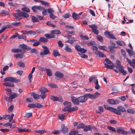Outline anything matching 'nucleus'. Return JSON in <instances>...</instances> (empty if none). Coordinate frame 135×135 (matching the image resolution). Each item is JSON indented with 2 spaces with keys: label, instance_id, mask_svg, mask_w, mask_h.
<instances>
[{
  "label": "nucleus",
  "instance_id": "nucleus-1",
  "mask_svg": "<svg viewBox=\"0 0 135 135\" xmlns=\"http://www.w3.org/2000/svg\"><path fill=\"white\" fill-rule=\"evenodd\" d=\"M100 95L99 93L96 92L93 95L87 94L83 96H81L78 98L79 104L80 103H84L88 99V97L91 99H95Z\"/></svg>",
  "mask_w": 135,
  "mask_h": 135
},
{
  "label": "nucleus",
  "instance_id": "nucleus-2",
  "mask_svg": "<svg viewBox=\"0 0 135 135\" xmlns=\"http://www.w3.org/2000/svg\"><path fill=\"white\" fill-rule=\"evenodd\" d=\"M123 66L121 65L120 62L118 60L116 61V64L115 67H114L113 70L117 73L120 72L122 73L123 75H125L127 74L126 71L123 69Z\"/></svg>",
  "mask_w": 135,
  "mask_h": 135
},
{
  "label": "nucleus",
  "instance_id": "nucleus-3",
  "mask_svg": "<svg viewBox=\"0 0 135 135\" xmlns=\"http://www.w3.org/2000/svg\"><path fill=\"white\" fill-rule=\"evenodd\" d=\"M104 62L105 67L108 69H113L114 67L115 66L113 63L107 58L105 59Z\"/></svg>",
  "mask_w": 135,
  "mask_h": 135
},
{
  "label": "nucleus",
  "instance_id": "nucleus-4",
  "mask_svg": "<svg viewBox=\"0 0 135 135\" xmlns=\"http://www.w3.org/2000/svg\"><path fill=\"white\" fill-rule=\"evenodd\" d=\"M39 90L41 92V94L40 96L42 99H44L46 97V93L48 91V90L47 88L44 87L40 88Z\"/></svg>",
  "mask_w": 135,
  "mask_h": 135
},
{
  "label": "nucleus",
  "instance_id": "nucleus-5",
  "mask_svg": "<svg viewBox=\"0 0 135 135\" xmlns=\"http://www.w3.org/2000/svg\"><path fill=\"white\" fill-rule=\"evenodd\" d=\"M42 47L44 50L43 51H41L40 53V55L41 56L46 55L50 54L49 50L47 46L45 45H42Z\"/></svg>",
  "mask_w": 135,
  "mask_h": 135
},
{
  "label": "nucleus",
  "instance_id": "nucleus-6",
  "mask_svg": "<svg viewBox=\"0 0 135 135\" xmlns=\"http://www.w3.org/2000/svg\"><path fill=\"white\" fill-rule=\"evenodd\" d=\"M8 81H10L12 82L18 83L20 82V80L18 79H16L15 78L11 77L6 78L4 80V82Z\"/></svg>",
  "mask_w": 135,
  "mask_h": 135
},
{
  "label": "nucleus",
  "instance_id": "nucleus-7",
  "mask_svg": "<svg viewBox=\"0 0 135 135\" xmlns=\"http://www.w3.org/2000/svg\"><path fill=\"white\" fill-rule=\"evenodd\" d=\"M89 27L90 28H91V30L93 33L96 35H98V34L99 31L97 29L98 27L96 25L93 24L89 25Z\"/></svg>",
  "mask_w": 135,
  "mask_h": 135
},
{
  "label": "nucleus",
  "instance_id": "nucleus-8",
  "mask_svg": "<svg viewBox=\"0 0 135 135\" xmlns=\"http://www.w3.org/2000/svg\"><path fill=\"white\" fill-rule=\"evenodd\" d=\"M104 34L107 37L113 39H117L116 38L111 32H109L108 31H106L104 32Z\"/></svg>",
  "mask_w": 135,
  "mask_h": 135
},
{
  "label": "nucleus",
  "instance_id": "nucleus-9",
  "mask_svg": "<svg viewBox=\"0 0 135 135\" xmlns=\"http://www.w3.org/2000/svg\"><path fill=\"white\" fill-rule=\"evenodd\" d=\"M117 132L119 133L123 134L124 135H127V132L124 130V129L122 127H117L116 128Z\"/></svg>",
  "mask_w": 135,
  "mask_h": 135
},
{
  "label": "nucleus",
  "instance_id": "nucleus-10",
  "mask_svg": "<svg viewBox=\"0 0 135 135\" xmlns=\"http://www.w3.org/2000/svg\"><path fill=\"white\" fill-rule=\"evenodd\" d=\"M110 111L115 113L118 115H121V113L117 109H115L114 108L110 107L108 110Z\"/></svg>",
  "mask_w": 135,
  "mask_h": 135
},
{
  "label": "nucleus",
  "instance_id": "nucleus-11",
  "mask_svg": "<svg viewBox=\"0 0 135 135\" xmlns=\"http://www.w3.org/2000/svg\"><path fill=\"white\" fill-rule=\"evenodd\" d=\"M61 130L62 133L66 134L68 132L69 129L67 127L65 126L64 124H62L61 126Z\"/></svg>",
  "mask_w": 135,
  "mask_h": 135
},
{
  "label": "nucleus",
  "instance_id": "nucleus-12",
  "mask_svg": "<svg viewBox=\"0 0 135 135\" xmlns=\"http://www.w3.org/2000/svg\"><path fill=\"white\" fill-rule=\"evenodd\" d=\"M108 103L111 104H115L119 103V101L117 100H114L113 99H108L107 100Z\"/></svg>",
  "mask_w": 135,
  "mask_h": 135
},
{
  "label": "nucleus",
  "instance_id": "nucleus-13",
  "mask_svg": "<svg viewBox=\"0 0 135 135\" xmlns=\"http://www.w3.org/2000/svg\"><path fill=\"white\" fill-rule=\"evenodd\" d=\"M71 99L73 103L75 105L79 104V102L78 100V98H76L75 97L72 96L71 97Z\"/></svg>",
  "mask_w": 135,
  "mask_h": 135
},
{
  "label": "nucleus",
  "instance_id": "nucleus-14",
  "mask_svg": "<svg viewBox=\"0 0 135 135\" xmlns=\"http://www.w3.org/2000/svg\"><path fill=\"white\" fill-rule=\"evenodd\" d=\"M95 54L98 56H99L102 57H105V55L104 54L100 51L98 50H96L95 52Z\"/></svg>",
  "mask_w": 135,
  "mask_h": 135
},
{
  "label": "nucleus",
  "instance_id": "nucleus-15",
  "mask_svg": "<svg viewBox=\"0 0 135 135\" xmlns=\"http://www.w3.org/2000/svg\"><path fill=\"white\" fill-rule=\"evenodd\" d=\"M42 9L41 7L40 6H33L32 7V9L33 11V12L35 13H36L37 12V10L36 9H37L40 10Z\"/></svg>",
  "mask_w": 135,
  "mask_h": 135
},
{
  "label": "nucleus",
  "instance_id": "nucleus-16",
  "mask_svg": "<svg viewBox=\"0 0 135 135\" xmlns=\"http://www.w3.org/2000/svg\"><path fill=\"white\" fill-rule=\"evenodd\" d=\"M19 46L25 50H31V48L29 46L24 44H21L19 45Z\"/></svg>",
  "mask_w": 135,
  "mask_h": 135
},
{
  "label": "nucleus",
  "instance_id": "nucleus-17",
  "mask_svg": "<svg viewBox=\"0 0 135 135\" xmlns=\"http://www.w3.org/2000/svg\"><path fill=\"white\" fill-rule=\"evenodd\" d=\"M14 56L16 58L22 59L23 58L24 55L22 53H18L16 54Z\"/></svg>",
  "mask_w": 135,
  "mask_h": 135
},
{
  "label": "nucleus",
  "instance_id": "nucleus-18",
  "mask_svg": "<svg viewBox=\"0 0 135 135\" xmlns=\"http://www.w3.org/2000/svg\"><path fill=\"white\" fill-rule=\"evenodd\" d=\"M89 81L90 82L92 81L94 82L98 81V79H97L96 77L95 76H91L89 79Z\"/></svg>",
  "mask_w": 135,
  "mask_h": 135
},
{
  "label": "nucleus",
  "instance_id": "nucleus-19",
  "mask_svg": "<svg viewBox=\"0 0 135 135\" xmlns=\"http://www.w3.org/2000/svg\"><path fill=\"white\" fill-rule=\"evenodd\" d=\"M17 129L20 132H30L31 130L29 129H27L26 128L21 129L19 127L17 128Z\"/></svg>",
  "mask_w": 135,
  "mask_h": 135
},
{
  "label": "nucleus",
  "instance_id": "nucleus-20",
  "mask_svg": "<svg viewBox=\"0 0 135 135\" xmlns=\"http://www.w3.org/2000/svg\"><path fill=\"white\" fill-rule=\"evenodd\" d=\"M55 75L56 77L60 78H62L64 76V75L63 74L59 71L56 72L55 73Z\"/></svg>",
  "mask_w": 135,
  "mask_h": 135
},
{
  "label": "nucleus",
  "instance_id": "nucleus-21",
  "mask_svg": "<svg viewBox=\"0 0 135 135\" xmlns=\"http://www.w3.org/2000/svg\"><path fill=\"white\" fill-rule=\"evenodd\" d=\"M3 85L6 86L13 87L14 86V84L11 82H5L3 83Z\"/></svg>",
  "mask_w": 135,
  "mask_h": 135
},
{
  "label": "nucleus",
  "instance_id": "nucleus-22",
  "mask_svg": "<svg viewBox=\"0 0 135 135\" xmlns=\"http://www.w3.org/2000/svg\"><path fill=\"white\" fill-rule=\"evenodd\" d=\"M30 51V53H34L35 55L39 53V51L38 49L35 48L31 49Z\"/></svg>",
  "mask_w": 135,
  "mask_h": 135
},
{
  "label": "nucleus",
  "instance_id": "nucleus-23",
  "mask_svg": "<svg viewBox=\"0 0 135 135\" xmlns=\"http://www.w3.org/2000/svg\"><path fill=\"white\" fill-rule=\"evenodd\" d=\"M17 95L16 93H11V95L10 96V98L11 99H12L17 98Z\"/></svg>",
  "mask_w": 135,
  "mask_h": 135
},
{
  "label": "nucleus",
  "instance_id": "nucleus-24",
  "mask_svg": "<svg viewBox=\"0 0 135 135\" xmlns=\"http://www.w3.org/2000/svg\"><path fill=\"white\" fill-rule=\"evenodd\" d=\"M45 36L48 38H54L55 37L54 35L52 34L51 32L50 34H46L45 35Z\"/></svg>",
  "mask_w": 135,
  "mask_h": 135
},
{
  "label": "nucleus",
  "instance_id": "nucleus-25",
  "mask_svg": "<svg viewBox=\"0 0 135 135\" xmlns=\"http://www.w3.org/2000/svg\"><path fill=\"white\" fill-rule=\"evenodd\" d=\"M31 95L33 96V98L35 100L37 99L40 97L39 95L36 94L35 93L33 92L31 93Z\"/></svg>",
  "mask_w": 135,
  "mask_h": 135
},
{
  "label": "nucleus",
  "instance_id": "nucleus-26",
  "mask_svg": "<svg viewBox=\"0 0 135 135\" xmlns=\"http://www.w3.org/2000/svg\"><path fill=\"white\" fill-rule=\"evenodd\" d=\"M83 130L85 131H87L89 130H90L92 129L91 126V125L85 126Z\"/></svg>",
  "mask_w": 135,
  "mask_h": 135
},
{
  "label": "nucleus",
  "instance_id": "nucleus-27",
  "mask_svg": "<svg viewBox=\"0 0 135 135\" xmlns=\"http://www.w3.org/2000/svg\"><path fill=\"white\" fill-rule=\"evenodd\" d=\"M12 52L14 53H21L22 51L19 49H13L11 50Z\"/></svg>",
  "mask_w": 135,
  "mask_h": 135
},
{
  "label": "nucleus",
  "instance_id": "nucleus-28",
  "mask_svg": "<svg viewBox=\"0 0 135 135\" xmlns=\"http://www.w3.org/2000/svg\"><path fill=\"white\" fill-rule=\"evenodd\" d=\"M70 37H70V38L69 40H68L67 41H66V42L69 43L70 44H71L73 43L74 42L75 40L74 39V38H73L71 37V36H70Z\"/></svg>",
  "mask_w": 135,
  "mask_h": 135
},
{
  "label": "nucleus",
  "instance_id": "nucleus-29",
  "mask_svg": "<svg viewBox=\"0 0 135 135\" xmlns=\"http://www.w3.org/2000/svg\"><path fill=\"white\" fill-rule=\"evenodd\" d=\"M64 104L66 106V107L68 108L69 110L71 108V103L66 102L64 103Z\"/></svg>",
  "mask_w": 135,
  "mask_h": 135
},
{
  "label": "nucleus",
  "instance_id": "nucleus-30",
  "mask_svg": "<svg viewBox=\"0 0 135 135\" xmlns=\"http://www.w3.org/2000/svg\"><path fill=\"white\" fill-rule=\"evenodd\" d=\"M72 17L75 20H77L79 18L78 14L74 12L72 14Z\"/></svg>",
  "mask_w": 135,
  "mask_h": 135
},
{
  "label": "nucleus",
  "instance_id": "nucleus-31",
  "mask_svg": "<svg viewBox=\"0 0 135 135\" xmlns=\"http://www.w3.org/2000/svg\"><path fill=\"white\" fill-rule=\"evenodd\" d=\"M117 109L120 112H124L126 111L125 108L122 106H118L117 107Z\"/></svg>",
  "mask_w": 135,
  "mask_h": 135
},
{
  "label": "nucleus",
  "instance_id": "nucleus-32",
  "mask_svg": "<svg viewBox=\"0 0 135 135\" xmlns=\"http://www.w3.org/2000/svg\"><path fill=\"white\" fill-rule=\"evenodd\" d=\"M31 21L33 23L39 21V20L35 16H31Z\"/></svg>",
  "mask_w": 135,
  "mask_h": 135
},
{
  "label": "nucleus",
  "instance_id": "nucleus-33",
  "mask_svg": "<svg viewBox=\"0 0 135 135\" xmlns=\"http://www.w3.org/2000/svg\"><path fill=\"white\" fill-rule=\"evenodd\" d=\"M46 71L47 75L49 76H51L52 75V72L51 70L49 69H46Z\"/></svg>",
  "mask_w": 135,
  "mask_h": 135
},
{
  "label": "nucleus",
  "instance_id": "nucleus-34",
  "mask_svg": "<svg viewBox=\"0 0 135 135\" xmlns=\"http://www.w3.org/2000/svg\"><path fill=\"white\" fill-rule=\"evenodd\" d=\"M39 41H40V42H48V40L44 37H42L40 38Z\"/></svg>",
  "mask_w": 135,
  "mask_h": 135
},
{
  "label": "nucleus",
  "instance_id": "nucleus-35",
  "mask_svg": "<svg viewBox=\"0 0 135 135\" xmlns=\"http://www.w3.org/2000/svg\"><path fill=\"white\" fill-rule=\"evenodd\" d=\"M84 127L85 126L83 123H79L76 128L78 129H80L84 128Z\"/></svg>",
  "mask_w": 135,
  "mask_h": 135
},
{
  "label": "nucleus",
  "instance_id": "nucleus-36",
  "mask_svg": "<svg viewBox=\"0 0 135 135\" xmlns=\"http://www.w3.org/2000/svg\"><path fill=\"white\" fill-rule=\"evenodd\" d=\"M98 48L100 50H102L105 51H106L107 49V48L105 46H99Z\"/></svg>",
  "mask_w": 135,
  "mask_h": 135
},
{
  "label": "nucleus",
  "instance_id": "nucleus-37",
  "mask_svg": "<svg viewBox=\"0 0 135 135\" xmlns=\"http://www.w3.org/2000/svg\"><path fill=\"white\" fill-rule=\"evenodd\" d=\"M65 50L68 52H71L72 51V50L67 45H66V46L65 48Z\"/></svg>",
  "mask_w": 135,
  "mask_h": 135
},
{
  "label": "nucleus",
  "instance_id": "nucleus-38",
  "mask_svg": "<svg viewBox=\"0 0 135 135\" xmlns=\"http://www.w3.org/2000/svg\"><path fill=\"white\" fill-rule=\"evenodd\" d=\"M17 65L20 67L23 68L25 67V64L23 62L19 61L17 62Z\"/></svg>",
  "mask_w": 135,
  "mask_h": 135
},
{
  "label": "nucleus",
  "instance_id": "nucleus-39",
  "mask_svg": "<svg viewBox=\"0 0 135 135\" xmlns=\"http://www.w3.org/2000/svg\"><path fill=\"white\" fill-rule=\"evenodd\" d=\"M53 55L55 57H56L57 56H60V54L59 53L57 50H55L53 51Z\"/></svg>",
  "mask_w": 135,
  "mask_h": 135
},
{
  "label": "nucleus",
  "instance_id": "nucleus-40",
  "mask_svg": "<svg viewBox=\"0 0 135 135\" xmlns=\"http://www.w3.org/2000/svg\"><path fill=\"white\" fill-rule=\"evenodd\" d=\"M51 33L54 35V34H58L61 33L60 31L58 30H55L51 31Z\"/></svg>",
  "mask_w": 135,
  "mask_h": 135
},
{
  "label": "nucleus",
  "instance_id": "nucleus-41",
  "mask_svg": "<svg viewBox=\"0 0 135 135\" xmlns=\"http://www.w3.org/2000/svg\"><path fill=\"white\" fill-rule=\"evenodd\" d=\"M107 128L110 131L114 132H116L115 129L114 127L111 126H108L107 127Z\"/></svg>",
  "mask_w": 135,
  "mask_h": 135
},
{
  "label": "nucleus",
  "instance_id": "nucleus-42",
  "mask_svg": "<svg viewBox=\"0 0 135 135\" xmlns=\"http://www.w3.org/2000/svg\"><path fill=\"white\" fill-rule=\"evenodd\" d=\"M78 109V107H75L71 108L69 110V112H71L74 111Z\"/></svg>",
  "mask_w": 135,
  "mask_h": 135
},
{
  "label": "nucleus",
  "instance_id": "nucleus-43",
  "mask_svg": "<svg viewBox=\"0 0 135 135\" xmlns=\"http://www.w3.org/2000/svg\"><path fill=\"white\" fill-rule=\"evenodd\" d=\"M42 9L40 10V11L43 10V12H42V14L43 15H46L47 14L46 10L45 9V8L44 7H41Z\"/></svg>",
  "mask_w": 135,
  "mask_h": 135
},
{
  "label": "nucleus",
  "instance_id": "nucleus-44",
  "mask_svg": "<svg viewBox=\"0 0 135 135\" xmlns=\"http://www.w3.org/2000/svg\"><path fill=\"white\" fill-rule=\"evenodd\" d=\"M97 39L100 42H102L103 41V38L102 36L100 35L98 36L97 37Z\"/></svg>",
  "mask_w": 135,
  "mask_h": 135
},
{
  "label": "nucleus",
  "instance_id": "nucleus-45",
  "mask_svg": "<svg viewBox=\"0 0 135 135\" xmlns=\"http://www.w3.org/2000/svg\"><path fill=\"white\" fill-rule=\"evenodd\" d=\"M50 99L54 101H57L58 100V98L56 96H51Z\"/></svg>",
  "mask_w": 135,
  "mask_h": 135
},
{
  "label": "nucleus",
  "instance_id": "nucleus-46",
  "mask_svg": "<svg viewBox=\"0 0 135 135\" xmlns=\"http://www.w3.org/2000/svg\"><path fill=\"white\" fill-rule=\"evenodd\" d=\"M22 17H23L25 18H27L29 16V15L27 13L22 12L21 13Z\"/></svg>",
  "mask_w": 135,
  "mask_h": 135
},
{
  "label": "nucleus",
  "instance_id": "nucleus-47",
  "mask_svg": "<svg viewBox=\"0 0 135 135\" xmlns=\"http://www.w3.org/2000/svg\"><path fill=\"white\" fill-rule=\"evenodd\" d=\"M22 10L23 11L27 13H28L30 12V10L29 8L26 7L22 8Z\"/></svg>",
  "mask_w": 135,
  "mask_h": 135
},
{
  "label": "nucleus",
  "instance_id": "nucleus-48",
  "mask_svg": "<svg viewBox=\"0 0 135 135\" xmlns=\"http://www.w3.org/2000/svg\"><path fill=\"white\" fill-rule=\"evenodd\" d=\"M11 115H5L3 116V118L6 120H7L9 119Z\"/></svg>",
  "mask_w": 135,
  "mask_h": 135
},
{
  "label": "nucleus",
  "instance_id": "nucleus-49",
  "mask_svg": "<svg viewBox=\"0 0 135 135\" xmlns=\"http://www.w3.org/2000/svg\"><path fill=\"white\" fill-rule=\"evenodd\" d=\"M95 43L93 41H91L90 42H87V45L88 46H93L95 45Z\"/></svg>",
  "mask_w": 135,
  "mask_h": 135
},
{
  "label": "nucleus",
  "instance_id": "nucleus-50",
  "mask_svg": "<svg viewBox=\"0 0 135 135\" xmlns=\"http://www.w3.org/2000/svg\"><path fill=\"white\" fill-rule=\"evenodd\" d=\"M21 23L20 22H14L12 23V25L13 26H18L21 25Z\"/></svg>",
  "mask_w": 135,
  "mask_h": 135
},
{
  "label": "nucleus",
  "instance_id": "nucleus-51",
  "mask_svg": "<svg viewBox=\"0 0 135 135\" xmlns=\"http://www.w3.org/2000/svg\"><path fill=\"white\" fill-rule=\"evenodd\" d=\"M126 50L127 52L128 53V54L129 56L131 57L133 55V51H131V50L129 49H126Z\"/></svg>",
  "mask_w": 135,
  "mask_h": 135
},
{
  "label": "nucleus",
  "instance_id": "nucleus-52",
  "mask_svg": "<svg viewBox=\"0 0 135 135\" xmlns=\"http://www.w3.org/2000/svg\"><path fill=\"white\" fill-rule=\"evenodd\" d=\"M28 107L29 108H34L36 107V104L33 103H31L29 104Z\"/></svg>",
  "mask_w": 135,
  "mask_h": 135
},
{
  "label": "nucleus",
  "instance_id": "nucleus-53",
  "mask_svg": "<svg viewBox=\"0 0 135 135\" xmlns=\"http://www.w3.org/2000/svg\"><path fill=\"white\" fill-rule=\"evenodd\" d=\"M40 44L41 42H40V41H35V42L32 44V45L34 46H37L40 45Z\"/></svg>",
  "mask_w": 135,
  "mask_h": 135
},
{
  "label": "nucleus",
  "instance_id": "nucleus-54",
  "mask_svg": "<svg viewBox=\"0 0 135 135\" xmlns=\"http://www.w3.org/2000/svg\"><path fill=\"white\" fill-rule=\"evenodd\" d=\"M94 83L95 84V88L97 89H99L100 87L98 84V81H97V82H95Z\"/></svg>",
  "mask_w": 135,
  "mask_h": 135
},
{
  "label": "nucleus",
  "instance_id": "nucleus-55",
  "mask_svg": "<svg viewBox=\"0 0 135 135\" xmlns=\"http://www.w3.org/2000/svg\"><path fill=\"white\" fill-rule=\"evenodd\" d=\"M75 49L77 50L78 52H79L81 49V46L78 45H75Z\"/></svg>",
  "mask_w": 135,
  "mask_h": 135
},
{
  "label": "nucleus",
  "instance_id": "nucleus-56",
  "mask_svg": "<svg viewBox=\"0 0 135 135\" xmlns=\"http://www.w3.org/2000/svg\"><path fill=\"white\" fill-rule=\"evenodd\" d=\"M127 112L128 113H135V111L133 110L132 109H128L127 110Z\"/></svg>",
  "mask_w": 135,
  "mask_h": 135
},
{
  "label": "nucleus",
  "instance_id": "nucleus-57",
  "mask_svg": "<svg viewBox=\"0 0 135 135\" xmlns=\"http://www.w3.org/2000/svg\"><path fill=\"white\" fill-rule=\"evenodd\" d=\"M48 85L49 86L52 88H55L57 87V85L55 84L49 83Z\"/></svg>",
  "mask_w": 135,
  "mask_h": 135
},
{
  "label": "nucleus",
  "instance_id": "nucleus-58",
  "mask_svg": "<svg viewBox=\"0 0 135 135\" xmlns=\"http://www.w3.org/2000/svg\"><path fill=\"white\" fill-rule=\"evenodd\" d=\"M116 43L118 45L121 46H122L124 44V43L123 41H117Z\"/></svg>",
  "mask_w": 135,
  "mask_h": 135
},
{
  "label": "nucleus",
  "instance_id": "nucleus-59",
  "mask_svg": "<svg viewBox=\"0 0 135 135\" xmlns=\"http://www.w3.org/2000/svg\"><path fill=\"white\" fill-rule=\"evenodd\" d=\"M78 133V131H73L69 133L70 135H75L76 134Z\"/></svg>",
  "mask_w": 135,
  "mask_h": 135
},
{
  "label": "nucleus",
  "instance_id": "nucleus-60",
  "mask_svg": "<svg viewBox=\"0 0 135 135\" xmlns=\"http://www.w3.org/2000/svg\"><path fill=\"white\" fill-rule=\"evenodd\" d=\"M81 38L83 40H88L89 39L88 37L86 36H84L83 35L80 36Z\"/></svg>",
  "mask_w": 135,
  "mask_h": 135
},
{
  "label": "nucleus",
  "instance_id": "nucleus-61",
  "mask_svg": "<svg viewBox=\"0 0 135 135\" xmlns=\"http://www.w3.org/2000/svg\"><path fill=\"white\" fill-rule=\"evenodd\" d=\"M65 117V116L62 114L59 115H58L59 119L62 121L64 120Z\"/></svg>",
  "mask_w": 135,
  "mask_h": 135
},
{
  "label": "nucleus",
  "instance_id": "nucleus-62",
  "mask_svg": "<svg viewBox=\"0 0 135 135\" xmlns=\"http://www.w3.org/2000/svg\"><path fill=\"white\" fill-rule=\"evenodd\" d=\"M78 54H79L80 56L82 57L83 58H88V57L87 55H86L85 54H82L79 53H78Z\"/></svg>",
  "mask_w": 135,
  "mask_h": 135
},
{
  "label": "nucleus",
  "instance_id": "nucleus-63",
  "mask_svg": "<svg viewBox=\"0 0 135 135\" xmlns=\"http://www.w3.org/2000/svg\"><path fill=\"white\" fill-rule=\"evenodd\" d=\"M121 52L124 58H126L127 57V56L126 55L125 51L123 49H122Z\"/></svg>",
  "mask_w": 135,
  "mask_h": 135
},
{
  "label": "nucleus",
  "instance_id": "nucleus-64",
  "mask_svg": "<svg viewBox=\"0 0 135 135\" xmlns=\"http://www.w3.org/2000/svg\"><path fill=\"white\" fill-rule=\"evenodd\" d=\"M70 16V15H69L68 13H67L65 14L64 15H62V16L65 18H68Z\"/></svg>",
  "mask_w": 135,
  "mask_h": 135
}]
</instances>
